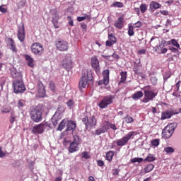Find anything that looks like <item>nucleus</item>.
Segmentation results:
<instances>
[{
  "label": "nucleus",
  "instance_id": "6ab92c4d",
  "mask_svg": "<svg viewBox=\"0 0 181 181\" xmlns=\"http://www.w3.org/2000/svg\"><path fill=\"white\" fill-rule=\"evenodd\" d=\"M80 144L73 142L71 141L70 143L69 147L68 148V151L70 153H74V152H77V151H78Z\"/></svg>",
  "mask_w": 181,
  "mask_h": 181
},
{
  "label": "nucleus",
  "instance_id": "b1692460",
  "mask_svg": "<svg viewBox=\"0 0 181 181\" xmlns=\"http://www.w3.org/2000/svg\"><path fill=\"white\" fill-rule=\"evenodd\" d=\"M37 86H38V93H40L41 94H45L46 88L45 87V85H43V83L39 81L37 82Z\"/></svg>",
  "mask_w": 181,
  "mask_h": 181
},
{
  "label": "nucleus",
  "instance_id": "412c9836",
  "mask_svg": "<svg viewBox=\"0 0 181 181\" xmlns=\"http://www.w3.org/2000/svg\"><path fill=\"white\" fill-rule=\"evenodd\" d=\"M97 125V119L95 118V116L92 115L88 121V128H93Z\"/></svg>",
  "mask_w": 181,
  "mask_h": 181
},
{
  "label": "nucleus",
  "instance_id": "e2e57ef3",
  "mask_svg": "<svg viewBox=\"0 0 181 181\" xmlns=\"http://www.w3.org/2000/svg\"><path fill=\"white\" fill-rule=\"evenodd\" d=\"M160 13H161V15H164V16H168V15H169V11L166 10H161L160 11Z\"/></svg>",
  "mask_w": 181,
  "mask_h": 181
},
{
  "label": "nucleus",
  "instance_id": "680f3d73",
  "mask_svg": "<svg viewBox=\"0 0 181 181\" xmlns=\"http://www.w3.org/2000/svg\"><path fill=\"white\" fill-rule=\"evenodd\" d=\"M97 165H98V166L103 168V166H104V162L102 160H98Z\"/></svg>",
  "mask_w": 181,
  "mask_h": 181
},
{
  "label": "nucleus",
  "instance_id": "5fc2aeb1",
  "mask_svg": "<svg viewBox=\"0 0 181 181\" xmlns=\"http://www.w3.org/2000/svg\"><path fill=\"white\" fill-rule=\"evenodd\" d=\"M67 19L69 21V25H70V26H74V23L73 21V19L71 18V16H68Z\"/></svg>",
  "mask_w": 181,
  "mask_h": 181
},
{
  "label": "nucleus",
  "instance_id": "a19ab883",
  "mask_svg": "<svg viewBox=\"0 0 181 181\" xmlns=\"http://www.w3.org/2000/svg\"><path fill=\"white\" fill-rule=\"evenodd\" d=\"M60 119L59 117H56L55 116H53L52 118V122L54 127H56L57 124H59V121Z\"/></svg>",
  "mask_w": 181,
  "mask_h": 181
},
{
  "label": "nucleus",
  "instance_id": "603ef678",
  "mask_svg": "<svg viewBox=\"0 0 181 181\" xmlns=\"http://www.w3.org/2000/svg\"><path fill=\"white\" fill-rule=\"evenodd\" d=\"M170 72H165L164 76H163V78L165 80V81H166V80H168V78H170Z\"/></svg>",
  "mask_w": 181,
  "mask_h": 181
},
{
  "label": "nucleus",
  "instance_id": "774afa93",
  "mask_svg": "<svg viewBox=\"0 0 181 181\" xmlns=\"http://www.w3.org/2000/svg\"><path fill=\"white\" fill-rule=\"evenodd\" d=\"M173 97H176L177 98H180V97H181L180 93H178L177 91V92H174L173 93Z\"/></svg>",
  "mask_w": 181,
  "mask_h": 181
},
{
  "label": "nucleus",
  "instance_id": "9b49d317",
  "mask_svg": "<svg viewBox=\"0 0 181 181\" xmlns=\"http://www.w3.org/2000/svg\"><path fill=\"white\" fill-rule=\"evenodd\" d=\"M110 129V122L104 121L101 125V128L95 130V135H101V134H105L107 131Z\"/></svg>",
  "mask_w": 181,
  "mask_h": 181
},
{
  "label": "nucleus",
  "instance_id": "f3484780",
  "mask_svg": "<svg viewBox=\"0 0 181 181\" xmlns=\"http://www.w3.org/2000/svg\"><path fill=\"white\" fill-rule=\"evenodd\" d=\"M124 22H125L124 16L119 17L114 23L115 28H117V29H122V28H124Z\"/></svg>",
  "mask_w": 181,
  "mask_h": 181
},
{
  "label": "nucleus",
  "instance_id": "72a5a7b5",
  "mask_svg": "<svg viewBox=\"0 0 181 181\" xmlns=\"http://www.w3.org/2000/svg\"><path fill=\"white\" fill-rule=\"evenodd\" d=\"M158 50L159 53L165 54L166 52H168V49L165 47V45H160L158 47Z\"/></svg>",
  "mask_w": 181,
  "mask_h": 181
},
{
  "label": "nucleus",
  "instance_id": "e433bc0d",
  "mask_svg": "<svg viewBox=\"0 0 181 181\" xmlns=\"http://www.w3.org/2000/svg\"><path fill=\"white\" fill-rule=\"evenodd\" d=\"M49 87L50 90H52L53 93H56V84L53 81H49Z\"/></svg>",
  "mask_w": 181,
  "mask_h": 181
},
{
  "label": "nucleus",
  "instance_id": "5701e85b",
  "mask_svg": "<svg viewBox=\"0 0 181 181\" xmlns=\"http://www.w3.org/2000/svg\"><path fill=\"white\" fill-rule=\"evenodd\" d=\"M25 59L27 60L29 67H35V60H33L30 55H25Z\"/></svg>",
  "mask_w": 181,
  "mask_h": 181
},
{
  "label": "nucleus",
  "instance_id": "7ed1b4c3",
  "mask_svg": "<svg viewBox=\"0 0 181 181\" xmlns=\"http://www.w3.org/2000/svg\"><path fill=\"white\" fill-rule=\"evenodd\" d=\"M30 49L31 52L36 56H42L43 52H45V47H43V45L39 42L33 43Z\"/></svg>",
  "mask_w": 181,
  "mask_h": 181
},
{
  "label": "nucleus",
  "instance_id": "13d9d810",
  "mask_svg": "<svg viewBox=\"0 0 181 181\" xmlns=\"http://www.w3.org/2000/svg\"><path fill=\"white\" fill-rule=\"evenodd\" d=\"M134 28H141L142 26V22L141 21H137L134 24Z\"/></svg>",
  "mask_w": 181,
  "mask_h": 181
},
{
  "label": "nucleus",
  "instance_id": "58836bf2",
  "mask_svg": "<svg viewBox=\"0 0 181 181\" xmlns=\"http://www.w3.org/2000/svg\"><path fill=\"white\" fill-rule=\"evenodd\" d=\"M140 11L141 12V13H145L146 12V11H148V6H146V4H141L140 6Z\"/></svg>",
  "mask_w": 181,
  "mask_h": 181
},
{
  "label": "nucleus",
  "instance_id": "864d4df0",
  "mask_svg": "<svg viewBox=\"0 0 181 181\" xmlns=\"http://www.w3.org/2000/svg\"><path fill=\"white\" fill-rule=\"evenodd\" d=\"M82 157L84 159H90V155H88V152H87V151L82 153Z\"/></svg>",
  "mask_w": 181,
  "mask_h": 181
},
{
  "label": "nucleus",
  "instance_id": "f257e3e1",
  "mask_svg": "<svg viewBox=\"0 0 181 181\" xmlns=\"http://www.w3.org/2000/svg\"><path fill=\"white\" fill-rule=\"evenodd\" d=\"M13 88L16 94H22L26 91V86L23 83V79L13 81Z\"/></svg>",
  "mask_w": 181,
  "mask_h": 181
},
{
  "label": "nucleus",
  "instance_id": "79ce46f5",
  "mask_svg": "<svg viewBox=\"0 0 181 181\" xmlns=\"http://www.w3.org/2000/svg\"><path fill=\"white\" fill-rule=\"evenodd\" d=\"M90 16L88 14H85L84 16L77 17L78 22H83V21H86V19H89Z\"/></svg>",
  "mask_w": 181,
  "mask_h": 181
},
{
  "label": "nucleus",
  "instance_id": "aec40b11",
  "mask_svg": "<svg viewBox=\"0 0 181 181\" xmlns=\"http://www.w3.org/2000/svg\"><path fill=\"white\" fill-rule=\"evenodd\" d=\"M7 40L8 42V45L11 47V50L13 52V53H18V48L16 47V45H15V41L12 38H7Z\"/></svg>",
  "mask_w": 181,
  "mask_h": 181
},
{
  "label": "nucleus",
  "instance_id": "69168bd1",
  "mask_svg": "<svg viewBox=\"0 0 181 181\" xmlns=\"http://www.w3.org/2000/svg\"><path fill=\"white\" fill-rule=\"evenodd\" d=\"M1 112L5 113V114H8V112H11V109L10 108H4L1 110Z\"/></svg>",
  "mask_w": 181,
  "mask_h": 181
},
{
  "label": "nucleus",
  "instance_id": "4468645a",
  "mask_svg": "<svg viewBox=\"0 0 181 181\" xmlns=\"http://www.w3.org/2000/svg\"><path fill=\"white\" fill-rule=\"evenodd\" d=\"M11 71V76L15 80H23V76L21 72H18L16 69L11 68L10 69Z\"/></svg>",
  "mask_w": 181,
  "mask_h": 181
},
{
  "label": "nucleus",
  "instance_id": "2eb2a0df",
  "mask_svg": "<svg viewBox=\"0 0 181 181\" xmlns=\"http://www.w3.org/2000/svg\"><path fill=\"white\" fill-rule=\"evenodd\" d=\"M17 36L20 42L25 41V25H23L21 27L18 28Z\"/></svg>",
  "mask_w": 181,
  "mask_h": 181
},
{
  "label": "nucleus",
  "instance_id": "a878e982",
  "mask_svg": "<svg viewBox=\"0 0 181 181\" xmlns=\"http://www.w3.org/2000/svg\"><path fill=\"white\" fill-rule=\"evenodd\" d=\"M115 152L113 151H110L106 153V160L108 162H111L112 160V158H114Z\"/></svg>",
  "mask_w": 181,
  "mask_h": 181
},
{
  "label": "nucleus",
  "instance_id": "de8ad7c7",
  "mask_svg": "<svg viewBox=\"0 0 181 181\" xmlns=\"http://www.w3.org/2000/svg\"><path fill=\"white\" fill-rule=\"evenodd\" d=\"M66 105L69 108H71V107L74 106V101L72 99H70L68 102H66Z\"/></svg>",
  "mask_w": 181,
  "mask_h": 181
},
{
  "label": "nucleus",
  "instance_id": "2f4dec72",
  "mask_svg": "<svg viewBox=\"0 0 181 181\" xmlns=\"http://www.w3.org/2000/svg\"><path fill=\"white\" fill-rule=\"evenodd\" d=\"M150 6H152V8H153V9H159V8H160L162 6V5L156 1H152L150 4Z\"/></svg>",
  "mask_w": 181,
  "mask_h": 181
},
{
  "label": "nucleus",
  "instance_id": "0e129e2a",
  "mask_svg": "<svg viewBox=\"0 0 181 181\" xmlns=\"http://www.w3.org/2000/svg\"><path fill=\"white\" fill-rule=\"evenodd\" d=\"M109 127L111 129H113L114 131H117V126H115V124L109 123Z\"/></svg>",
  "mask_w": 181,
  "mask_h": 181
},
{
  "label": "nucleus",
  "instance_id": "7c9ffc66",
  "mask_svg": "<svg viewBox=\"0 0 181 181\" xmlns=\"http://www.w3.org/2000/svg\"><path fill=\"white\" fill-rule=\"evenodd\" d=\"M127 71H122L120 73V76H121V80H120V83H125V81H127Z\"/></svg>",
  "mask_w": 181,
  "mask_h": 181
},
{
  "label": "nucleus",
  "instance_id": "473e14b6",
  "mask_svg": "<svg viewBox=\"0 0 181 181\" xmlns=\"http://www.w3.org/2000/svg\"><path fill=\"white\" fill-rule=\"evenodd\" d=\"M128 28H129V30H128L129 36H134V35H135V32L134 31V25L129 24Z\"/></svg>",
  "mask_w": 181,
  "mask_h": 181
},
{
  "label": "nucleus",
  "instance_id": "c756f323",
  "mask_svg": "<svg viewBox=\"0 0 181 181\" xmlns=\"http://www.w3.org/2000/svg\"><path fill=\"white\" fill-rule=\"evenodd\" d=\"M64 127H66V119H63L59 124L57 127V131H63L64 129Z\"/></svg>",
  "mask_w": 181,
  "mask_h": 181
},
{
  "label": "nucleus",
  "instance_id": "20e7f679",
  "mask_svg": "<svg viewBox=\"0 0 181 181\" xmlns=\"http://www.w3.org/2000/svg\"><path fill=\"white\" fill-rule=\"evenodd\" d=\"M156 95H158V93H155L151 90H144V98L141 101L142 103H144V104H146L147 103H149V101H153V99Z\"/></svg>",
  "mask_w": 181,
  "mask_h": 181
},
{
  "label": "nucleus",
  "instance_id": "0eeeda50",
  "mask_svg": "<svg viewBox=\"0 0 181 181\" xmlns=\"http://www.w3.org/2000/svg\"><path fill=\"white\" fill-rule=\"evenodd\" d=\"M90 66L97 74H100V71H101V67L100 66V61H98L97 57L94 56L91 57Z\"/></svg>",
  "mask_w": 181,
  "mask_h": 181
},
{
  "label": "nucleus",
  "instance_id": "c9c22d12",
  "mask_svg": "<svg viewBox=\"0 0 181 181\" xmlns=\"http://www.w3.org/2000/svg\"><path fill=\"white\" fill-rule=\"evenodd\" d=\"M108 39L110 42L115 43H117V37H115V35H114V34H109L108 35Z\"/></svg>",
  "mask_w": 181,
  "mask_h": 181
},
{
  "label": "nucleus",
  "instance_id": "dca6fc26",
  "mask_svg": "<svg viewBox=\"0 0 181 181\" xmlns=\"http://www.w3.org/2000/svg\"><path fill=\"white\" fill-rule=\"evenodd\" d=\"M178 113L179 112H175L173 110H165L161 115V119H168L169 118H172L173 115Z\"/></svg>",
  "mask_w": 181,
  "mask_h": 181
},
{
  "label": "nucleus",
  "instance_id": "052dcab7",
  "mask_svg": "<svg viewBox=\"0 0 181 181\" xmlns=\"http://www.w3.org/2000/svg\"><path fill=\"white\" fill-rule=\"evenodd\" d=\"M102 57H103V59H105L106 60H110V62L114 61V59H111V55H102Z\"/></svg>",
  "mask_w": 181,
  "mask_h": 181
},
{
  "label": "nucleus",
  "instance_id": "1a4fd4ad",
  "mask_svg": "<svg viewBox=\"0 0 181 181\" xmlns=\"http://www.w3.org/2000/svg\"><path fill=\"white\" fill-rule=\"evenodd\" d=\"M112 99L113 98L112 95L105 96L100 102V103L98 104V107L102 109L107 108L108 105L112 104Z\"/></svg>",
  "mask_w": 181,
  "mask_h": 181
},
{
  "label": "nucleus",
  "instance_id": "393cba45",
  "mask_svg": "<svg viewBox=\"0 0 181 181\" xmlns=\"http://www.w3.org/2000/svg\"><path fill=\"white\" fill-rule=\"evenodd\" d=\"M124 122L126 124H132V122H134L135 119H134V117H132V116H130L129 115H127L124 118Z\"/></svg>",
  "mask_w": 181,
  "mask_h": 181
},
{
  "label": "nucleus",
  "instance_id": "a211bd4d",
  "mask_svg": "<svg viewBox=\"0 0 181 181\" xmlns=\"http://www.w3.org/2000/svg\"><path fill=\"white\" fill-rule=\"evenodd\" d=\"M62 66L66 70H70L73 67V62H71V58L68 57L64 59Z\"/></svg>",
  "mask_w": 181,
  "mask_h": 181
},
{
  "label": "nucleus",
  "instance_id": "f704fd0d",
  "mask_svg": "<svg viewBox=\"0 0 181 181\" xmlns=\"http://www.w3.org/2000/svg\"><path fill=\"white\" fill-rule=\"evenodd\" d=\"M156 160L155 157L151 154H149L145 159L144 162H154Z\"/></svg>",
  "mask_w": 181,
  "mask_h": 181
},
{
  "label": "nucleus",
  "instance_id": "ddd939ff",
  "mask_svg": "<svg viewBox=\"0 0 181 181\" xmlns=\"http://www.w3.org/2000/svg\"><path fill=\"white\" fill-rule=\"evenodd\" d=\"M103 80H100L98 81L99 86L104 84L107 86L110 83V70L105 69L103 72Z\"/></svg>",
  "mask_w": 181,
  "mask_h": 181
},
{
  "label": "nucleus",
  "instance_id": "c03bdc74",
  "mask_svg": "<svg viewBox=\"0 0 181 181\" xmlns=\"http://www.w3.org/2000/svg\"><path fill=\"white\" fill-rule=\"evenodd\" d=\"M73 138L74 140L72 142H74L75 144H78V145H80V136L78 135H74Z\"/></svg>",
  "mask_w": 181,
  "mask_h": 181
},
{
  "label": "nucleus",
  "instance_id": "3c124183",
  "mask_svg": "<svg viewBox=\"0 0 181 181\" xmlns=\"http://www.w3.org/2000/svg\"><path fill=\"white\" fill-rule=\"evenodd\" d=\"M169 50H170V52H172L173 53H175L176 54H179V49L175 47H170Z\"/></svg>",
  "mask_w": 181,
  "mask_h": 181
},
{
  "label": "nucleus",
  "instance_id": "9d476101",
  "mask_svg": "<svg viewBox=\"0 0 181 181\" xmlns=\"http://www.w3.org/2000/svg\"><path fill=\"white\" fill-rule=\"evenodd\" d=\"M88 81H93V76L88 77V76H83L79 81V90H83V88H86L87 86H88Z\"/></svg>",
  "mask_w": 181,
  "mask_h": 181
},
{
  "label": "nucleus",
  "instance_id": "39448f33",
  "mask_svg": "<svg viewBox=\"0 0 181 181\" xmlns=\"http://www.w3.org/2000/svg\"><path fill=\"white\" fill-rule=\"evenodd\" d=\"M135 135V132H130L125 136L122 139H118L117 141V146H124L127 145V142Z\"/></svg>",
  "mask_w": 181,
  "mask_h": 181
},
{
  "label": "nucleus",
  "instance_id": "6e6d98bb",
  "mask_svg": "<svg viewBox=\"0 0 181 181\" xmlns=\"http://www.w3.org/2000/svg\"><path fill=\"white\" fill-rule=\"evenodd\" d=\"M180 83H181V81H178L175 83V87H176V88H177V90H176L177 92L180 91Z\"/></svg>",
  "mask_w": 181,
  "mask_h": 181
},
{
  "label": "nucleus",
  "instance_id": "cd10ccee",
  "mask_svg": "<svg viewBox=\"0 0 181 181\" xmlns=\"http://www.w3.org/2000/svg\"><path fill=\"white\" fill-rule=\"evenodd\" d=\"M173 45V46H175L177 47V49H180V45H179V42L175 39H171L170 41L168 42V45Z\"/></svg>",
  "mask_w": 181,
  "mask_h": 181
},
{
  "label": "nucleus",
  "instance_id": "ea45409f",
  "mask_svg": "<svg viewBox=\"0 0 181 181\" xmlns=\"http://www.w3.org/2000/svg\"><path fill=\"white\" fill-rule=\"evenodd\" d=\"M88 117L86 116L85 117L82 118V122H83L86 129H88Z\"/></svg>",
  "mask_w": 181,
  "mask_h": 181
},
{
  "label": "nucleus",
  "instance_id": "423d86ee",
  "mask_svg": "<svg viewBox=\"0 0 181 181\" xmlns=\"http://www.w3.org/2000/svg\"><path fill=\"white\" fill-rule=\"evenodd\" d=\"M175 132V128L172 124L167 125L162 132L163 138L164 139H169L172 135H173V132Z\"/></svg>",
  "mask_w": 181,
  "mask_h": 181
},
{
  "label": "nucleus",
  "instance_id": "bf43d9fd",
  "mask_svg": "<svg viewBox=\"0 0 181 181\" xmlns=\"http://www.w3.org/2000/svg\"><path fill=\"white\" fill-rule=\"evenodd\" d=\"M0 12H1V13H6V12H8V9L4 8V6H0Z\"/></svg>",
  "mask_w": 181,
  "mask_h": 181
},
{
  "label": "nucleus",
  "instance_id": "a18cd8bd",
  "mask_svg": "<svg viewBox=\"0 0 181 181\" xmlns=\"http://www.w3.org/2000/svg\"><path fill=\"white\" fill-rule=\"evenodd\" d=\"M52 23L56 29H59V19L52 18Z\"/></svg>",
  "mask_w": 181,
  "mask_h": 181
},
{
  "label": "nucleus",
  "instance_id": "37998d69",
  "mask_svg": "<svg viewBox=\"0 0 181 181\" xmlns=\"http://www.w3.org/2000/svg\"><path fill=\"white\" fill-rule=\"evenodd\" d=\"M112 6H114L115 8H123L124 4L122 2L116 1L112 4Z\"/></svg>",
  "mask_w": 181,
  "mask_h": 181
},
{
  "label": "nucleus",
  "instance_id": "f03ea898",
  "mask_svg": "<svg viewBox=\"0 0 181 181\" xmlns=\"http://www.w3.org/2000/svg\"><path fill=\"white\" fill-rule=\"evenodd\" d=\"M42 112L40 107H35L31 109L30 116L34 122H40L42 119Z\"/></svg>",
  "mask_w": 181,
  "mask_h": 181
},
{
  "label": "nucleus",
  "instance_id": "09e8293b",
  "mask_svg": "<svg viewBox=\"0 0 181 181\" xmlns=\"http://www.w3.org/2000/svg\"><path fill=\"white\" fill-rule=\"evenodd\" d=\"M150 80L153 86H156V83H158V78H156V76H152Z\"/></svg>",
  "mask_w": 181,
  "mask_h": 181
},
{
  "label": "nucleus",
  "instance_id": "338daca9",
  "mask_svg": "<svg viewBox=\"0 0 181 181\" xmlns=\"http://www.w3.org/2000/svg\"><path fill=\"white\" fill-rule=\"evenodd\" d=\"M114 45V42H112L110 40L106 41V46L111 47Z\"/></svg>",
  "mask_w": 181,
  "mask_h": 181
},
{
  "label": "nucleus",
  "instance_id": "f8f14e48",
  "mask_svg": "<svg viewBox=\"0 0 181 181\" xmlns=\"http://www.w3.org/2000/svg\"><path fill=\"white\" fill-rule=\"evenodd\" d=\"M45 127H46V124L40 123V124H37L33 127L31 131L32 134L40 135L45 132Z\"/></svg>",
  "mask_w": 181,
  "mask_h": 181
},
{
  "label": "nucleus",
  "instance_id": "8fccbe9b",
  "mask_svg": "<svg viewBox=\"0 0 181 181\" xmlns=\"http://www.w3.org/2000/svg\"><path fill=\"white\" fill-rule=\"evenodd\" d=\"M151 145L153 146H159V139H153L151 141Z\"/></svg>",
  "mask_w": 181,
  "mask_h": 181
},
{
  "label": "nucleus",
  "instance_id": "4d7b16f0",
  "mask_svg": "<svg viewBox=\"0 0 181 181\" xmlns=\"http://www.w3.org/2000/svg\"><path fill=\"white\" fill-rule=\"evenodd\" d=\"M18 107L21 108V107H23L25 105V100H20L18 103Z\"/></svg>",
  "mask_w": 181,
  "mask_h": 181
},
{
  "label": "nucleus",
  "instance_id": "4be33fe9",
  "mask_svg": "<svg viewBox=\"0 0 181 181\" xmlns=\"http://www.w3.org/2000/svg\"><path fill=\"white\" fill-rule=\"evenodd\" d=\"M66 131H73L76 129V122L73 120H69L67 122Z\"/></svg>",
  "mask_w": 181,
  "mask_h": 181
},
{
  "label": "nucleus",
  "instance_id": "c85d7f7f",
  "mask_svg": "<svg viewBox=\"0 0 181 181\" xmlns=\"http://www.w3.org/2000/svg\"><path fill=\"white\" fill-rule=\"evenodd\" d=\"M155 168V165L153 164H148L144 168V172L145 173H149V172H152L153 170V168Z\"/></svg>",
  "mask_w": 181,
  "mask_h": 181
},
{
  "label": "nucleus",
  "instance_id": "49530a36",
  "mask_svg": "<svg viewBox=\"0 0 181 181\" xmlns=\"http://www.w3.org/2000/svg\"><path fill=\"white\" fill-rule=\"evenodd\" d=\"M133 71H134L135 74H139V65L135 64L133 67Z\"/></svg>",
  "mask_w": 181,
  "mask_h": 181
},
{
  "label": "nucleus",
  "instance_id": "4c0bfd02",
  "mask_svg": "<svg viewBox=\"0 0 181 181\" xmlns=\"http://www.w3.org/2000/svg\"><path fill=\"white\" fill-rule=\"evenodd\" d=\"M164 152L166 153H173L175 152V149L173 147H165L164 148Z\"/></svg>",
  "mask_w": 181,
  "mask_h": 181
},
{
  "label": "nucleus",
  "instance_id": "6e6552de",
  "mask_svg": "<svg viewBox=\"0 0 181 181\" xmlns=\"http://www.w3.org/2000/svg\"><path fill=\"white\" fill-rule=\"evenodd\" d=\"M55 46L59 52H67L69 50V42L65 40H59L55 42Z\"/></svg>",
  "mask_w": 181,
  "mask_h": 181
},
{
  "label": "nucleus",
  "instance_id": "bb28decb",
  "mask_svg": "<svg viewBox=\"0 0 181 181\" xmlns=\"http://www.w3.org/2000/svg\"><path fill=\"white\" fill-rule=\"evenodd\" d=\"M144 97V93L142 91H137L132 95L133 100H139V98H142Z\"/></svg>",
  "mask_w": 181,
  "mask_h": 181
}]
</instances>
